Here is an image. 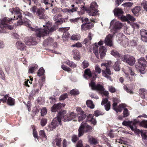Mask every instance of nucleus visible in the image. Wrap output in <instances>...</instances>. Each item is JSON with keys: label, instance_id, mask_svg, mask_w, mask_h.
<instances>
[{"label": "nucleus", "instance_id": "obj_1", "mask_svg": "<svg viewBox=\"0 0 147 147\" xmlns=\"http://www.w3.org/2000/svg\"><path fill=\"white\" fill-rule=\"evenodd\" d=\"M51 23L48 22L46 23L45 26L43 25L44 29L38 28V29L33 28L32 29L35 31L36 37L39 40L41 37L46 36L47 34L54 32L58 28V27L55 25L51 27Z\"/></svg>", "mask_w": 147, "mask_h": 147}, {"label": "nucleus", "instance_id": "obj_2", "mask_svg": "<svg viewBox=\"0 0 147 147\" xmlns=\"http://www.w3.org/2000/svg\"><path fill=\"white\" fill-rule=\"evenodd\" d=\"M11 19L6 17L0 19V28L2 30H0V33H4L6 32L5 29H8L9 30L13 29V27L9 24L12 23Z\"/></svg>", "mask_w": 147, "mask_h": 147}, {"label": "nucleus", "instance_id": "obj_3", "mask_svg": "<svg viewBox=\"0 0 147 147\" xmlns=\"http://www.w3.org/2000/svg\"><path fill=\"white\" fill-rule=\"evenodd\" d=\"M66 111H63L59 112V115L62 117V120L65 122L70 121L71 120L75 121L77 118L76 114L74 112H72L69 114H66Z\"/></svg>", "mask_w": 147, "mask_h": 147}, {"label": "nucleus", "instance_id": "obj_4", "mask_svg": "<svg viewBox=\"0 0 147 147\" xmlns=\"http://www.w3.org/2000/svg\"><path fill=\"white\" fill-rule=\"evenodd\" d=\"M20 10L18 8H15L10 9L9 11L12 14H14L13 18H11V20L19 19L20 20L18 22V25H24V22L22 19V16L20 12Z\"/></svg>", "mask_w": 147, "mask_h": 147}, {"label": "nucleus", "instance_id": "obj_5", "mask_svg": "<svg viewBox=\"0 0 147 147\" xmlns=\"http://www.w3.org/2000/svg\"><path fill=\"white\" fill-rule=\"evenodd\" d=\"M56 117L55 118L53 119L51 123L49 125L47 126V130L49 131L53 130L56 128L59 125H61V119H62V117L59 115Z\"/></svg>", "mask_w": 147, "mask_h": 147}, {"label": "nucleus", "instance_id": "obj_6", "mask_svg": "<svg viewBox=\"0 0 147 147\" xmlns=\"http://www.w3.org/2000/svg\"><path fill=\"white\" fill-rule=\"evenodd\" d=\"M89 86L91 87L92 90L100 91H101L102 95H103L106 97L108 96L109 94V92L107 91H104L105 88L99 84L96 85L95 83L92 81L89 83Z\"/></svg>", "mask_w": 147, "mask_h": 147}, {"label": "nucleus", "instance_id": "obj_7", "mask_svg": "<svg viewBox=\"0 0 147 147\" xmlns=\"http://www.w3.org/2000/svg\"><path fill=\"white\" fill-rule=\"evenodd\" d=\"M92 127L91 126L87 125V123L82 122L78 130V137H80L82 136L85 131L88 132L92 130Z\"/></svg>", "mask_w": 147, "mask_h": 147}, {"label": "nucleus", "instance_id": "obj_8", "mask_svg": "<svg viewBox=\"0 0 147 147\" xmlns=\"http://www.w3.org/2000/svg\"><path fill=\"white\" fill-rule=\"evenodd\" d=\"M98 6L96 2L91 3L90 6V10L87 11L89 16H96L98 15V12L99 11L97 9Z\"/></svg>", "mask_w": 147, "mask_h": 147}, {"label": "nucleus", "instance_id": "obj_9", "mask_svg": "<svg viewBox=\"0 0 147 147\" xmlns=\"http://www.w3.org/2000/svg\"><path fill=\"white\" fill-rule=\"evenodd\" d=\"M110 24V27L113 28V30L116 32L122 27V24L121 23L119 22H116L114 20L111 22Z\"/></svg>", "mask_w": 147, "mask_h": 147}, {"label": "nucleus", "instance_id": "obj_10", "mask_svg": "<svg viewBox=\"0 0 147 147\" xmlns=\"http://www.w3.org/2000/svg\"><path fill=\"white\" fill-rule=\"evenodd\" d=\"M104 69L105 70H102V76L106 78L107 79L109 80L110 81H112V80L110 76V75L111 74L110 69V66H109L105 68H105Z\"/></svg>", "mask_w": 147, "mask_h": 147}, {"label": "nucleus", "instance_id": "obj_11", "mask_svg": "<svg viewBox=\"0 0 147 147\" xmlns=\"http://www.w3.org/2000/svg\"><path fill=\"white\" fill-rule=\"evenodd\" d=\"M36 15L40 19H45L47 18L45 10L42 7L38 8L36 12Z\"/></svg>", "mask_w": 147, "mask_h": 147}, {"label": "nucleus", "instance_id": "obj_12", "mask_svg": "<svg viewBox=\"0 0 147 147\" xmlns=\"http://www.w3.org/2000/svg\"><path fill=\"white\" fill-rule=\"evenodd\" d=\"M123 61L130 65H134L135 62V59L134 57L129 55H126L124 56Z\"/></svg>", "mask_w": 147, "mask_h": 147}, {"label": "nucleus", "instance_id": "obj_13", "mask_svg": "<svg viewBox=\"0 0 147 147\" xmlns=\"http://www.w3.org/2000/svg\"><path fill=\"white\" fill-rule=\"evenodd\" d=\"M65 106V104L59 103L58 104H55L53 105L51 108L52 112H58L60 111L63 107H64Z\"/></svg>", "mask_w": 147, "mask_h": 147}, {"label": "nucleus", "instance_id": "obj_14", "mask_svg": "<svg viewBox=\"0 0 147 147\" xmlns=\"http://www.w3.org/2000/svg\"><path fill=\"white\" fill-rule=\"evenodd\" d=\"M138 63L140 65L142 69L140 70V71H141V70L143 71L144 70V67L147 66V62L146 60L143 57H142L139 59L138 61ZM136 68H138L139 69H140L139 67H137V65L136 66Z\"/></svg>", "mask_w": 147, "mask_h": 147}, {"label": "nucleus", "instance_id": "obj_15", "mask_svg": "<svg viewBox=\"0 0 147 147\" xmlns=\"http://www.w3.org/2000/svg\"><path fill=\"white\" fill-rule=\"evenodd\" d=\"M69 27L61 28H59V30L63 32L64 33L63 35L62 38L63 40H65L70 36V34L66 31L69 30Z\"/></svg>", "mask_w": 147, "mask_h": 147}, {"label": "nucleus", "instance_id": "obj_16", "mask_svg": "<svg viewBox=\"0 0 147 147\" xmlns=\"http://www.w3.org/2000/svg\"><path fill=\"white\" fill-rule=\"evenodd\" d=\"M102 105H104L105 109L107 111L110 109L111 105L110 102L108 100L107 97L103 98L101 102Z\"/></svg>", "mask_w": 147, "mask_h": 147}, {"label": "nucleus", "instance_id": "obj_17", "mask_svg": "<svg viewBox=\"0 0 147 147\" xmlns=\"http://www.w3.org/2000/svg\"><path fill=\"white\" fill-rule=\"evenodd\" d=\"M24 42L26 44L28 45H35L36 43L35 38L31 37L26 38Z\"/></svg>", "mask_w": 147, "mask_h": 147}, {"label": "nucleus", "instance_id": "obj_18", "mask_svg": "<svg viewBox=\"0 0 147 147\" xmlns=\"http://www.w3.org/2000/svg\"><path fill=\"white\" fill-rule=\"evenodd\" d=\"M113 35L111 34H109L106 36L105 40V44L109 47H111L113 45L112 39Z\"/></svg>", "mask_w": 147, "mask_h": 147}, {"label": "nucleus", "instance_id": "obj_19", "mask_svg": "<svg viewBox=\"0 0 147 147\" xmlns=\"http://www.w3.org/2000/svg\"><path fill=\"white\" fill-rule=\"evenodd\" d=\"M140 34L142 40L145 42H147V31L144 29L140 30Z\"/></svg>", "mask_w": 147, "mask_h": 147}, {"label": "nucleus", "instance_id": "obj_20", "mask_svg": "<svg viewBox=\"0 0 147 147\" xmlns=\"http://www.w3.org/2000/svg\"><path fill=\"white\" fill-rule=\"evenodd\" d=\"M94 26V24L92 23H84L81 26L82 30H86L92 28Z\"/></svg>", "mask_w": 147, "mask_h": 147}, {"label": "nucleus", "instance_id": "obj_21", "mask_svg": "<svg viewBox=\"0 0 147 147\" xmlns=\"http://www.w3.org/2000/svg\"><path fill=\"white\" fill-rule=\"evenodd\" d=\"M107 49L105 46H100L99 49V53L100 54V58L102 59L105 56Z\"/></svg>", "mask_w": 147, "mask_h": 147}, {"label": "nucleus", "instance_id": "obj_22", "mask_svg": "<svg viewBox=\"0 0 147 147\" xmlns=\"http://www.w3.org/2000/svg\"><path fill=\"white\" fill-rule=\"evenodd\" d=\"M114 14L115 16L117 17L118 18L121 16L123 13V11L121 9L119 8H116L113 10Z\"/></svg>", "mask_w": 147, "mask_h": 147}, {"label": "nucleus", "instance_id": "obj_23", "mask_svg": "<svg viewBox=\"0 0 147 147\" xmlns=\"http://www.w3.org/2000/svg\"><path fill=\"white\" fill-rule=\"evenodd\" d=\"M134 123L132 122V121H124L122 123L123 125L125 126H129L131 128V129L132 131H134V127L132 125V124H134Z\"/></svg>", "mask_w": 147, "mask_h": 147}, {"label": "nucleus", "instance_id": "obj_24", "mask_svg": "<svg viewBox=\"0 0 147 147\" xmlns=\"http://www.w3.org/2000/svg\"><path fill=\"white\" fill-rule=\"evenodd\" d=\"M86 119L87 122H91L94 125H95L96 124V121L95 119L93 118V115H92L89 114L88 115Z\"/></svg>", "mask_w": 147, "mask_h": 147}, {"label": "nucleus", "instance_id": "obj_25", "mask_svg": "<svg viewBox=\"0 0 147 147\" xmlns=\"http://www.w3.org/2000/svg\"><path fill=\"white\" fill-rule=\"evenodd\" d=\"M16 46L18 49L20 50H24L26 47L24 44L20 41H18L17 42Z\"/></svg>", "mask_w": 147, "mask_h": 147}, {"label": "nucleus", "instance_id": "obj_26", "mask_svg": "<svg viewBox=\"0 0 147 147\" xmlns=\"http://www.w3.org/2000/svg\"><path fill=\"white\" fill-rule=\"evenodd\" d=\"M129 41V46L136 47L137 46L138 43V39L136 38H134L132 40Z\"/></svg>", "mask_w": 147, "mask_h": 147}, {"label": "nucleus", "instance_id": "obj_27", "mask_svg": "<svg viewBox=\"0 0 147 147\" xmlns=\"http://www.w3.org/2000/svg\"><path fill=\"white\" fill-rule=\"evenodd\" d=\"M86 76H88L89 78H90L92 76L91 71L89 69H86L85 70L84 74V77L86 79H87L86 77Z\"/></svg>", "mask_w": 147, "mask_h": 147}, {"label": "nucleus", "instance_id": "obj_28", "mask_svg": "<svg viewBox=\"0 0 147 147\" xmlns=\"http://www.w3.org/2000/svg\"><path fill=\"white\" fill-rule=\"evenodd\" d=\"M141 134L143 141L144 142H147V134L146 131H142Z\"/></svg>", "mask_w": 147, "mask_h": 147}, {"label": "nucleus", "instance_id": "obj_29", "mask_svg": "<svg viewBox=\"0 0 147 147\" xmlns=\"http://www.w3.org/2000/svg\"><path fill=\"white\" fill-rule=\"evenodd\" d=\"M65 63L69 67H73L75 68L76 67L77 65L76 64L74 63L73 62L70 61L69 60H67L65 62Z\"/></svg>", "mask_w": 147, "mask_h": 147}, {"label": "nucleus", "instance_id": "obj_30", "mask_svg": "<svg viewBox=\"0 0 147 147\" xmlns=\"http://www.w3.org/2000/svg\"><path fill=\"white\" fill-rule=\"evenodd\" d=\"M38 65L36 64H35L32 66L30 67L29 68L28 73H33L35 70L38 68Z\"/></svg>", "mask_w": 147, "mask_h": 147}, {"label": "nucleus", "instance_id": "obj_31", "mask_svg": "<svg viewBox=\"0 0 147 147\" xmlns=\"http://www.w3.org/2000/svg\"><path fill=\"white\" fill-rule=\"evenodd\" d=\"M125 107V104H122L119 105L118 108L115 109V111L117 113L118 112H121L122 111V108H124Z\"/></svg>", "mask_w": 147, "mask_h": 147}, {"label": "nucleus", "instance_id": "obj_32", "mask_svg": "<svg viewBox=\"0 0 147 147\" xmlns=\"http://www.w3.org/2000/svg\"><path fill=\"white\" fill-rule=\"evenodd\" d=\"M119 62L117 61L115 62L113 66V68L115 71H119L120 70V68L119 67Z\"/></svg>", "mask_w": 147, "mask_h": 147}, {"label": "nucleus", "instance_id": "obj_33", "mask_svg": "<svg viewBox=\"0 0 147 147\" xmlns=\"http://www.w3.org/2000/svg\"><path fill=\"white\" fill-rule=\"evenodd\" d=\"M7 103L9 105H14L15 104L14 99L11 97H9L7 100Z\"/></svg>", "mask_w": 147, "mask_h": 147}, {"label": "nucleus", "instance_id": "obj_34", "mask_svg": "<svg viewBox=\"0 0 147 147\" xmlns=\"http://www.w3.org/2000/svg\"><path fill=\"white\" fill-rule=\"evenodd\" d=\"M86 104L87 106L90 109H93L94 107V105L91 100H87L86 101Z\"/></svg>", "mask_w": 147, "mask_h": 147}, {"label": "nucleus", "instance_id": "obj_35", "mask_svg": "<svg viewBox=\"0 0 147 147\" xmlns=\"http://www.w3.org/2000/svg\"><path fill=\"white\" fill-rule=\"evenodd\" d=\"M140 7L139 6H136L132 9L131 11L134 15H136L140 10Z\"/></svg>", "mask_w": 147, "mask_h": 147}, {"label": "nucleus", "instance_id": "obj_36", "mask_svg": "<svg viewBox=\"0 0 147 147\" xmlns=\"http://www.w3.org/2000/svg\"><path fill=\"white\" fill-rule=\"evenodd\" d=\"M88 140L92 144H96L98 143L97 140L96 139L92 138H90L89 136H88Z\"/></svg>", "mask_w": 147, "mask_h": 147}, {"label": "nucleus", "instance_id": "obj_37", "mask_svg": "<svg viewBox=\"0 0 147 147\" xmlns=\"http://www.w3.org/2000/svg\"><path fill=\"white\" fill-rule=\"evenodd\" d=\"M93 52L96 55V57L99 59V54L98 53V47L97 45H95L93 49Z\"/></svg>", "mask_w": 147, "mask_h": 147}, {"label": "nucleus", "instance_id": "obj_38", "mask_svg": "<svg viewBox=\"0 0 147 147\" xmlns=\"http://www.w3.org/2000/svg\"><path fill=\"white\" fill-rule=\"evenodd\" d=\"M111 54L116 58L119 57L120 56L119 53L116 50H113L111 51Z\"/></svg>", "mask_w": 147, "mask_h": 147}, {"label": "nucleus", "instance_id": "obj_39", "mask_svg": "<svg viewBox=\"0 0 147 147\" xmlns=\"http://www.w3.org/2000/svg\"><path fill=\"white\" fill-rule=\"evenodd\" d=\"M73 54L74 55L73 57L74 59H76V57L77 58L80 59L79 56V51L77 50H74L72 52Z\"/></svg>", "mask_w": 147, "mask_h": 147}, {"label": "nucleus", "instance_id": "obj_40", "mask_svg": "<svg viewBox=\"0 0 147 147\" xmlns=\"http://www.w3.org/2000/svg\"><path fill=\"white\" fill-rule=\"evenodd\" d=\"M24 25L25 26L28 27L30 29V30L32 31H35H35L32 30V29H38V27H35L34 28H32V27L31 26V25L30 23V21H29V22L28 21H24Z\"/></svg>", "mask_w": 147, "mask_h": 147}, {"label": "nucleus", "instance_id": "obj_41", "mask_svg": "<svg viewBox=\"0 0 147 147\" xmlns=\"http://www.w3.org/2000/svg\"><path fill=\"white\" fill-rule=\"evenodd\" d=\"M53 41L52 38H49L47 39L46 41H44V43L47 45H51Z\"/></svg>", "mask_w": 147, "mask_h": 147}, {"label": "nucleus", "instance_id": "obj_42", "mask_svg": "<svg viewBox=\"0 0 147 147\" xmlns=\"http://www.w3.org/2000/svg\"><path fill=\"white\" fill-rule=\"evenodd\" d=\"M119 43L125 47H126L128 46H129V41L127 39H126L125 41H122L121 44V42H119Z\"/></svg>", "mask_w": 147, "mask_h": 147}, {"label": "nucleus", "instance_id": "obj_43", "mask_svg": "<svg viewBox=\"0 0 147 147\" xmlns=\"http://www.w3.org/2000/svg\"><path fill=\"white\" fill-rule=\"evenodd\" d=\"M80 35L75 34L72 35L71 37V39L74 40H78L80 39Z\"/></svg>", "mask_w": 147, "mask_h": 147}, {"label": "nucleus", "instance_id": "obj_44", "mask_svg": "<svg viewBox=\"0 0 147 147\" xmlns=\"http://www.w3.org/2000/svg\"><path fill=\"white\" fill-rule=\"evenodd\" d=\"M44 72L45 70L42 67H41L38 70V72L37 73V75L39 76H40L44 74Z\"/></svg>", "mask_w": 147, "mask_h": 147}, {"label": "nucleus", "instance_id": "obj_45", "mask_svg": "<svg viewBox=\"0 0 147 147\" xmlns=\"http://www.w3.org/2000/svg\"><path fill=\"white\" fill-rule=\"evenodd\" d=\"M129 115V111L127 108H124L123 111V117H126L128 116Z\"/></svg>", "mask_w": 147, "mask_h": 147}, {"label": "nucleus", "instance_id": "obj_46", "mask_svg": "<svg viewBox=\"0 0 147 147\" xmlns=\"http://www.w3.org/2000/svg\"><path fill=\"white\" fill-rule=\"evenodd\" d=\"M38 9L37 8L36 6H34L30 8V10L33 13H36V12Z\"/></svg>", "mask_w": 147, "mask_h": 147}, {"label": "nucleus", "instance_id": "obj_47", "mask_svg": "<svg viewBox=\"0 0 147 147\" xmlns=\"http://www.w3.org/2000/svg\"><path fill=\"white\" fill-rule=\"evenodd\" d=\"M86 114L80 115L78 117V121L79 122L82 121L84 119L86 118Z\"/></svg>", "mask_w": 147, "mask_h": 147}, {"label": "nucleus", "instance_id": "obj_48", "mask_svg": "<svg viewBox=\"0 0 147 147\" xmlns=\"http://www.w3.org/2000/svg\"><path fill=\"white\" fill-rule=\"evenodd\" d=\"M82 67L84 69L87 67L89 65L88 62L85 60L84 61L82 64Z\"/></svg>", "mask_w": 147, "mask_h": 147}, {"label": "nucleus", "instance_id": "obj_49", "mask_svg": "<svg viewBox=\"0 0 147 147\" xmlns=\"http://www.w3.org/2000/svg\"><path fill=\"white\" fill-rule=\"evenodd\" d=\"M141 5L144 9L147 11V1H143L141 3Z\"/></svg>", "mask_w": 147, "mask_h": 147}, {"label": "nucleus", "instance_id": "obj_50", "mask_svg": "<svg viewBox=\"0 0 147 147\" xmlns=\"http://www.w3.org/2000/svg\"><path fill=\"white\" fill-rule=\"evenodd\" d=\"M95 71L98 74L100 73L102 71L101 69L98 65H96L95 66Z\"/></svg>", "mask_w": 147, "mask_h": 147}, {"label": "nucleus", "instance_id": "obj_51", "mask_svg": "<svg viewBox=\"0 0 147 147\" xmlns=\"http://www.w3.org/2000/svg\"><path fill=\"white\" fill-rule=\"evenodd\" d=\"M47 123V120L46 118H44L42 119L40 121L41 125L42 126L45 125Z\"/></svg>", "mask_w": 147, "mask_h": 147}, {"label": "nucleus", "instance_id": "obj_52", "mask_svg": "<svg viewBox=\"0 0 147 147\" xmlns=\"http://www.w3.org/2000/svg\"><path fill=\"white\" fill-rule=\"evenodd\" d=\"M59 19L60 20H59L55 22V25L57 26H57L58 25L61 24L63 23V21H65L64 19L62 18H60Z\"/></svg>", "mask_w": 147, "mask_h": 147}, {"label": "nucleus", "instance_id": "obj_53", "mask_svg": "<svg viewBox=\"0 0 147 147\" xmlns=\"http://www.w3.org/2000/svg\"><path fill=\"white\" fill-rule=\"evenodd\" d=\"M47 112V110L45 107H43L41 109V115L42 116H44L46 115Z\"/></svg>", "mask_w": 147, "mask_h": 147}, {"label": "nucleus", "instance_id": "obj_54", "mask_svg": "<svg viewBox=\"0 0 147 147\" xmlns=\"http://www.w3.org/2000/svg\"><path fill=\"white\" fill-rule=\"evenodd\" d=\"M61 138H59L58 137L55 139V142L56 143V145L59 146L60 147L61 144Z\"/></svg>", "mask_w": 147, "mask_h": 147}, {"label": "nucleus", "instance_id": "obj_55", "mask_svg": "<svg viewBox=\"0 0 147 147\" xmlns=\"http://www.w3.org/2000/svg\"><path fill=\"white\" fill-rule=\"evenodd\" d=\"M70 93L71 95H77L79 93V92L78 90L74 89L71 90Z\"/></svg>", "mask_w": 147, "mask_h": 147}, {"label": "nucleus", "instance_id": "obj_56", "mask_svg": "<svg viewBox=\"0 0 147 147\" xmlns=\"http://www.w3.org/2000/svg\"><path fill=\"white\" fill-rule=\"evenodd\" d=\"M133 31V29L130 28H127L126 30H125V33H126L127 34H131Z\"/></svg>", "mask_w": 147, "mask_h": 147}, {"label": "nucleus", "instance_id": "obj_57", "mask_svg": "<svg viewBox=\"0 0 147 147\" xmlns=\"http://www.w3.org/2000/svg\"><path fill=\"white\" fill-rule=\"evenodd\" d=\"M39 135L42 138H46L47 136L44 130H40L39 131Z\"/></svg>", "mask_w": 147, "mask_h": 147}, {"label": "nucleus", "instance_id": "obj_58", "mask_svg": "<svg viewBox=\"0 0 147 147\" xmlns=\"http://www.w3.org/2000/svg\"><path fill=\"white\" fill-rule=\"evenodd\" d=\"M61 67L63 69L68 72H69L71 70V69L70 68L64 65H62Z\"/></svg>", "mask_w": 147, "mask_h": 147}, {"label": "nucleus", "instance_id": "obj_59", "mask_svg": "<svg viewBox=\"0 0 147 147\" xmlns=\"http://www.w3.org/2000/svg\"><path fill=\"white\" fill-rule=\"evenodd\" d=\"M76 110L78 113V114L79 115H81L84 114V112L80 107H77Z\"/></svg>", "mask_w": 147, "mask_h": 147}, {"label": "nucleus", "instance_id": "obj_60", "mask_svg": "<svg viewBox=\"0 0 147 147\" xmlns=\"http://www.w3.org/2000/svg\"><path fill=\"white\" fill-rule=\"evenodd\" d=\"M127 21L128 20L134 22L136 20V19L134 18L133 16L130 15V14H128L127 15Z\"/></svg>", "mask_w": 147, "mask_h": 147}, {"label": "nucleus", "instance_id": "obj_61", "mask_svg": "<svg viewBox=\"0 0 147 147\" xmlns=\"http://www.w3.org/2000/svg\"><path fill=\"white\" fill-rule=\"evenodd\" d=\"M40 109V107L39 106H36L35 107L33 110V111L35 114L37 113L39 111Z\"/></svg>", "mask_w": 147, "mask_h": 147}, {"label": "nucleus", "instance_id": "obj_62", "mask_svg": "<svg viewBox=\"0 0 147 147\" xmlns=\"http://www.w3.org/2000/svg\"><path fill=\"white\" fill-rule=\"evenodd\" d=\"M144 91L145 90L144 89H141L139 90V93L141 95V97L142 98H145V95L144 94Z\"/></svg>", "mask_w": 147, "mask_h": 147}, {"label": "nucleus", "instance_id": "obj_63", "mask_svg": "<svg viewBox=\"0 0 147 147\" xmlns=\"http://www.w3.org/2000/svg\"><path fill=\"white\" fill-rule=\"evenodd\" d=\"M133 4V3L131 2L125 3L122 4V5L124 7H131Z\"/></svg>", "mask_w": 147, "mask_h": 147}, {"label": "nucleus", "instance_id": "obj_64", "mask_svg": "<svg viewBox=\"0 0 147 147\" xmlns=\"http://www.w3.org/2000/svg\"><path fill=\"white\" fill-rule=\"evenodd\" d=\"M104 114V113L100 111L97 110L94 112V115L96 117L100 115H102Z\"/></svg>", "mask_w": 147, "mask_h": 147}]
</instances>
